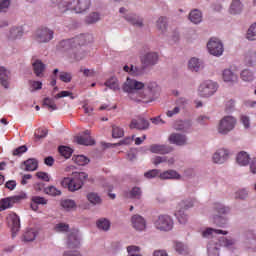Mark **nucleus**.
Returning <instances> with one entry per match:
<instances>
[{"label": "nucleus", "mask_w": 256, "mask_h": 256, "mask_svg": "<svg viewBox=\"0 0 256 256\" xmlns=\"http://www.w3.org/2000/svg\"><path fill=\"white\" fill-rule=\"evenodd\" d=\"M122 89L124 93H129L132 101H136L137 103H152V101H155L159 97V93H161V88L157 83L150 82L145 86L143 82L131 78H127Z\"/></svg>", "instance_id": "1"}, {"label": "nucleus", "mask_w": 256, "mask_h": 256, "mask_svg": "<svg viewBox=\"0 0 256 256\" xmlns=\"http://www.w3.org/2000/svg\"><path fill=\"white\" fill-rule=\"evenodd\" d=\"M93 36L90 34H81L72 39L62 40L58 44L59 51H70V58L74 61H81L85 57V51H83V45L91 43Z\"/></svg>", "instance_id": "2"}, {"label": "nucleus", "mask_w": 256, "mask_h": 256, "mask_svg": "<svg viewBox=\"0 0 256 256\" xmlns=\"http://www.w3.org/2000/svg\"><path fill=\"white\" fill-rule=\"evenodd\" d=\"M57 3L60 13L75 11V13H85L91 7V0H52Z\"/></svg>", "instance_id": "3"}, {"label": "nucleus", "mask_w": 256, "mask_h": 256, "mask_svg": "<svg viewBox=\"0 0 256 256\" xmlns=\"http://www.w3.org/2000/svg\"><path fill=\"white\" fill-rule=\"evenodd\" d=\"M87 177L89 175L85 172H74L72 173V178L65 177L62 179L61 186L71 192L79 191L83 187V183L87 181Z\"/></svg>", "instance_id": "4"}, {"label": "nucleus", "mask_w": 256, "mask_h": 256, "mask_svg": "<svg viewBox=\"0 0 256 256\" xmlns=\"http://www.w3.org/2000/svg\"><path fill=\"white\" fill-rule=\"evenodd\" d=\"M235 125H237V119H235V117L225 116L220 120L218 133H221V135H227V133L235 129Z\"/></svg>", "instance_id": "5"}, {"label": "nucleus", "mask_w": 256, "mask_h": 256, "mask_svg": "<svg viewBox=\"0 0 256 256\" xmlns=\"http://www.w3.org/2000/svg\"><path fill=\"white\" fill-rule=\"evenodd\" d=\"M216 92L217 83L211 80L203 82L198 88V93L200 97H211V95H214Z\"/></svg>", "instance_id": "6"}, {"label": "nucleus", "mask_w": 256, "mask_h": 256, "mask_svg": "<svg viewBox=\"0 0 256 256\" xmlns=\"http://www.w3.org/2000/svg\"><path fill=\"white\" fill-rule=\"evenodd\" d=\"M154 225L159 231H171L173 229V219L169 215H160Z\"/></svg>", "instance_id": "7"}, {"label": "nucleus", "mask_w": 256, "mask_h": 256, "mask_svg": "<svg viewBox=\"0 0 256 256\" xmlns=\"http://www.w3.org/2000/svg\"><path fill=\"white\" fill-rule=\"evenodd\" d=\"M207 49L210 55H214V57H221L224 51L223 43H221V40L217 38H211L209 40L207 43Z\"/></svg>", "instance_id": "8"}, {"label": "nucleus", "mask_w": 256, "mask_h": 256, "mask_svg": "<svg viewBox=\"0 0 256 256\" xmlns=\"http://www.w3.org/2000/svg\"><path fill=\"white\" fill-rule=\"evenodd\" d=\"M7 223L12 231V237H15V233L21 229V219L15 213H10L7 216Z\"/></svg>", "instance_id": "9"}, {"label": "nucleus", "mask_w": 256, "mask_h": 256, "mask_svg": "<svg viewBox=\"0 0 256 256\" xmlns=\"http://www.w3.org/2000/svg\"><path fill=\"white\" fill-rule=\"evenodd\" d=\"M35 39L38 43H49L53 39V31L49 28L38 29L35 34Z\"/></svg>", "instance_id": "10"}, {"label": "nucleus", "mask_w": 256, "mask_h": 256, "mask_svg": "<svg viewBox=\"0 0 256 256\" xmlns=\"http://www.w3.org/2000/svg\"><path fill=\"white\" fill-rule=\"evenodd\" d=\"M130 129H138L139 131H145L149 129V121L139 116L136 119H132L129 125Z\"/></svg>", "instance_id": "11"}, {"label": "nucleus", "mask_w": 256, "mask_h": 256, "mask_svg": "<svg viewBox=\"0 0 256 256\" xmlns=\"http://www.w3.org/2000/svg\"><path fill=\"white\" fill-rule=\"evenodd\" d=\"M157 61H159V55L155 52H150L141 57V63L144 67H153V65H157Z\"/></svg>", "instance_id": "12"}, {"label": "nucleus", "mask_w": 256, "mask_h": 256, "mask_svg": "<svg viewBox=\"0 0 256 256\" xmlns=\"http://www.w3.org/2000/svg\"><path fill=\"white\" fill-rule=\"evenodd\" d=\"M132 227L136 229V231H145V228L147 227V222L145 221V218L141 215H134L131 218Z\"/></svg>", "instance_id": "13"}, {"label": "nucleus", "mask_w": 256, "mask_h": 256, "mask_svg": "<svg viewBox=\"0 0 256 256\" xmlns=\"http://www.w3.org/2000/svg\"><path fill=\"white\" fill-rule=\"evenodd\" d=\"M11 82V72L7 68L0 66V85L4 89H9V83Z\"/></svg>", "instance_id": "14"}, {"label": "nucleus", "mask_w": 256, "mask_h": 256, "mask_svg": "<svg viewBox=\"0 0 256 256\" xmlns=\"http://www.w3.org/2000/svg\"><path fill=\"white\" fill-rule=\"evenodd\" d=\"M76 143L78 145H95V140L91 138V132L89 130H86L83 135L76 137Z\"/></svg>", "instance_id": "15"}, {"label": "nucleus", "mask_w": 256, "mask_h": 256, "mask_svg": "<svg viewBox=\"0 0 256 256\" xmlns=\"http://www.w3.org/2000/svg\"><path fill=\"white\" fill-rule=\"evenodd\" d=\"M213 162L218 164H223L227 159H229V150L227 149H219L213 155Z\"/></svg>", "instance_id": "16"}, {"label": "nucleus", "mask_w": 256, "mask_h": 256, "mask_svg": "<svg viewBox=\"0 0 256 256\" xmlns=\"http://www.w3.org/2000/svg\"><path fill=\"white\" fill-rule=\"evenodd\" d=\"M47 203H49V200H47L45 197L32 196L30 207L32 211H39V205H47Z\"/></svg>", "instance_id": "17"}, {"label": "nucleus", "mask_w": 256, "mask_h": 256, "mask_svg": "<svg viewBox=\"0 0 256 256\" xmlns=\"http://www.w3.org/2000/svg\"><path fill=\"white\" fill-rule=\"evenodd\" d=\"M169 141L173 145H178L180 147H183V145H187V137L183 134L173 133L170 135Z\"/></svg>", "instance_id": "18"}, {"label": "nucleus", "mask_w": 256, "mask_h": 256, "mask_svg": "<svg viewBox=\"0 0 256 256\" xmlns=\"http://www.w3.org/2000/svg\"><path fill=\"white\" fill-rule=\"evenodd\" d=\"M151 153H158L160 155H166L167 153H171L173 148L167 145H159V144H152L150 146Z\"/></svg>", "instance_id": "19"}, {"label": "nucleus", "mask_w": 256, "mask_h": 256, "mask_svg": "<svg viewBox=\"0 0 256 256\" xmlns=\"http://www.w3.org/2000/svg\"><path fill=\"white\" fill-rule=\"evenodd\" d=\"M17 201H21V196L2 199L0 202V211H5V209L13 207V203H17Z\"/></svg>", "instance_id": "20"}, {"label": "nucleus", "mask_w": 256, "mask_h": 256, "mask_svg": "<svg viewBox=\"0 0 256 256\" xmlns=\"http://www.w3.org/2000/svg\"><path fill=\"white\" fill-rule=\"evenodd\" d=\"M80 245L81 242L79 241V236H77V233H71L67 240L68 249H79Z\"/></svg>", "instance_id": "21"}, {"label": "nucleus", "mask_w": 256, "mask_h": 256, "mask_svg": "<svg viewBox=\"0 0 256 256\" xmlns=\"http://www.w3.org/2000/svg\"><path fill=\"white\" fill-rule=\"evenodd\" d=\"M173 249L178 253V255H189V247L183 244V242L174 241Z\"/></svg>", "instance_id": "22"}, {"label": "nucleus", "mask_w": 256, "mask_h": 256, "mask_svg": "<svg viewBox=\"0 0 256 256\" xmlns=\"http://www.w3.org/2000/svg\"><path fill=\"white\" fill-rule=\"evenodd\" d=\"M227 231L219 230V229H213V228H207L202 232V237L209 239L210 237H213V235H227Z\"/></svg>", "instance_id": "23"}, {"label": "nucleus", "mask_w": 256, "mask_h": 256, "mask_svg": "<svg viewBox=\"0 0 256 256\" xmlns=\"http://www.w3.org/2000/svg\"><path fill=\"white\" fill-rule=\"evenodd\" d=\"M222 77L225 83H237V79H238L237 75L229 69H226L223 71Z\"/></svg>", "instance_id": "24"}, {"label": "nucleus", "mask_w": 256, "mask_h": 256, "mask_svg": "<svg viewBox=\"0 0 256 256\" xmlns=\"http://www.w3.org/2000/svg\"><path fill=\"white\" fill-rule=\"evenodd\" d=\"M24 167L25 171H37V168L39 167V162L35 158H30L24 161Z\"/></svg>", "instance_id": "25"}, {"label": "nucleus", "mask_w": 256, "mask_h": 256, "mask_svg": "<svg viewBox=\"0 0 256 256\" xmlns=\"http://www.w3.org/2000/svg\"><path fill=\"white\" fill-rule=\"evenodd\" d=\"M125 19L128 21V23L134 25V27H143V19L139 18L135 14L127 15Z\"/></svg>", "instance_id": "26"}, {"label": "nucleus", "mask_w": 256, "mask_h": 256, "mask_svg": "<svg viewBox=\"0 0 256 256\" xmlns=\"http://www.w3.org/2000/svg\"><path fill=\"white\" fill-rule=\"evenodd\" d=\"M160 179H181V175L175 170H167L160 173Z\"/></svg>", "instance_id": "27"}, {"label": "nucleus", "mask_w": 256, "mask_h": 256, "mask_svg": "<svg viewBox=\"0 0 256 256\" xmlns=\"http://www.w3.org/2000/svg\"><path fill=\"white\" fill-rule=\"evenodd\" d=\"M189 19L192 23L197 25V23H201V21L203 19V15L201 14V11L195 9L190 12Z\"/></svg>", "instance_id": "28"}, {"label": "nucleus", "mask_w": 256, "mask_h": 256, "mask_svg": "<svg viewBox=\"0 0 256 256\" xmlns=\"http://www.w3.org/2000/svg\"><path fill=\"white\" fill-rule=\"evenodd\" d=\"M241 11H243V4H241V1H239V0H234L230 5L231 15H237Z\"/></svg>", "instance_id": "29"}, {"label": "nucleus", "mask_w": 256, "mask_h": 256, "mask_svg": "<svg viewBox=\"0 0 256 256\" xmlns=\"http://www.w3.org/2000/svg\"><path fill=\"white\" fill-rule=\"evenodd\" d=\"M245 65L248 67H253L256 63V52L255 51H249L244 59Z\"/></svg>", "instance_id": "30"}, {"label": "nucleus", "mask_w": 256, "mask_h": 256, "mask_svg": "<svg viewBox=\"0 0 256 256\" xmlns=\"http://www.w3.org/2000/svg\"><path fill=\"white\" fill-rule=\"evenodd\" d=\"M105 86L109 89H112V91H119L121 87L119 86V80L115 77H111L105 82Z\"/></svg>", "instance_id": "31"}, {"label": "nucleus", "mask_w": 256, "mask_h": 256, "mask_svg": "<svg viewBox=\"0 0 256 256\" xmlns=\"http://www.w3.org/2000/svg\"><path fill=\"white\" fill-rule=\"evenodd\" d=\"M32 65H33V69L36 77H40L41 73L45 71V64H43L41 60H36L34 63H32Z\"/></svg>", "instance_id": "32"}, {"label": "nucleus", "mask_w": 256, "mask_h": 256, "mask_svg": "<svg viewBox=\"0 0 256 256\" xmlns=\"http://www.w3.org/2000/svg\"><path fill=\"white\" fill-rule=\"evenodd\" d=\"M236 161L238 165L245 167V165H249V154L247 152H240L237 155Z\"/></svg>", "instance_id": "33"}, {"label": "nucleus", "mask_w": 256, "mask_h": 256, "mask_svg": "<svg viewBox=\"0 0 256 256\" xmlns=\"http://www.w3.org/2000/svg\"><path fill=\"white\" fill-rule=\"evenodd\" d=\"M43 106L47 107L48 111H57V104L55 99L46 97L43 99Z\"/></svg>", "instance_id": "34"}, {"label": "nucleus", "mask_w": 256, "mask_h": 256, "mask_svg": "<svg viewBox=\"0 0 256 256\" xmlns=\"http://www.w3.org/2000/svg\"><path fill=\"white\" fill-rule=\"evenodd\" d=\"M87 199L89 203L92 205H101V197L99 196L98 193L90 192L87 195Z\"/></svg>", "instance_id": "35"}, {"label": "nucleus", "mask_w": 256, "mask_h": 256, "mask_svg": "<svg viewBox=\"0 0 256 256\" xmlns=\"http://www.w3.org/2000/svg\"><path fill=\"white\" fill-rule=\"evenodd\" d=\"M123 69L126 73H129L130 75H134L135 77L143 73L142 69H139L133 65H131L130 67L128 65H125Z\"/></svg>", "instance_id": "36"}, {"label": "nucleus", "mask_w": 256, "mask_h": 256, "mask_svg": "<svg viewBox=\"0 0 256 256\" xmlns=\"http://www.w3.org/2000/svg\"><path fill=\"white\" fill-rule=\"evenodd\" d=\"M100 19L101 17L99 16V13L92 12L88 16H86L85 23H87L88 25H92L93 23H97V21H99Z\"/></svg>", "instance_id": "37"}, {"label": "nucleus", "mask_w": 256, "mask_h": 256, "mask_svg": "<svg viewBox=\"0 0 256 256\" xmlns=\"http://www.w3.org/2000/svg\"><path fill=\"white\" fill-rule=\"evenodd\" d=\"M188 68L190 69V71H196L197 72V71H199V69H201V62L197 58H192L188 62Z\"/></svg>", "instance_id": "38"}, {"label": "nucleus", "mask_w": 256, "mask_h": 256, "mask_svg": "<svg viewBox=\"0 0 256 256\" xmlns=\"http://www.w3.org/2000/svg\"><path fill=\"white\" fill-rule=\"evenodd\" d=\"M97 227L98 229H102V231H109L111 227V222L105 218H101L97 221Z\"/></svg>", "instance_id": "39"}, {"label": "nucleus", "mask_w": 256, "mask_h": 256, "mask_svg": "<svg viewBox=\"0 0 256 256\" xmlns=\"http://www.w3.org/2000/svg\"><path fill=\"white\" fill-rule=\"evenodd\" d=\"M156 27L162 33H165L167 30V17H160L156 22Z\"/></svg>", "instance_id": "40"}, {"label": "nucleus", "mask_w": 256, "mask_h": 256, "mask_svg": "<svg viewBox=\"0 0 256 256\" xmlns=\"http://www.w3.org/2000/svg\"><path fill=\"white\" fill-rule=\"evenodd\" d=\"M58 151L62 157H65V159H69L71 155H73V149L67 147V146H60L58 148Z\"/></svg>", "instance_id": "41"}, {"label": "nucleus", "mask_w": 256, "mask_h": 256, "mask_svg": "<svg viewBox=\"0 0 256 256\" xmlns=\"http://www.w3.org/2000/svg\"><path fill=\"white\" fill-rule=\"evenodd\" d=\"M248 240L247 245H249V249H252L253 251H256V236L252 232H249L247 234Z\"/></svg>", "instance_id": "42"}, {"label": "nucleus", "mask_w": 256, "mask_h": 256, "mask_svg": "<svg viewBox=\"0 0 256 256\" xmlns=\"http://www.w3.org/2000/svg\"><path fill=\"white\" fill-rule=\"evenodd\" d=\"M240 77L243 81L250 82L255 79V76L253 75V72L251 70L245 69L241 72Z\"/></svg>", "instance_id": "43"}, {"label": "nucleus", "mask_w": 256, "mask_h": 256, "mask_svg": "<svg viewBox=\"0 0 256 256\" xmlns=\"http://www.w3.org/2000/svg\"><path fill=\"white\" fill-rule=\"evenodd\" d=\"M248 41H255L256 39V23L252 24L246 34Z\"/></svg>", "instance_id": "44"}, {"label": "nucleus", "mask_w": 256, "mask_h": 256, "mask_svg": "<svg viewBox=\"0 0 256 256\" xmlns=\"http://www.w3.org/2000/svg\"><path fill=\"white\" fill-rule=\"evenodd\" d=\"M141 188L134 187L127 195L126 197H129L130 199H141Z\"/></svg>", "instance_id": "45"}, {"label": "nucleus", "mask_w": 256, "mask_h": 256, "mask_svg": "<svg viewBox=\"0 0 256 256\" xmlns=\"http://www.w3.org/2000/svg\"><path fill=\"white\" fill-rule=\"evenodd\" d=\"M23 36V28L15 27L10 30V38L11 39H19V37Z\"/></svg>", "instance_id": "46"}, {"label": "nucleus", "mask_w": 256, "mask_h": 256, "mask_svg": "<svg viewBox=\"0 0 256 256\" xmlns=\"http://www.w3.org/2000/svg\"><path fill=\"white\" fill-rule=\"evenodd\" d=\"M125 135V131H123V128L118 126H112V137L114 139H120V137H123Z\"/></svg>", "instance_id": "47"}, {"label": "nucleus", "mask_w": 256, "mask_h": 256, "mask_svg": "<svg viewBox=\"0 0 256 256\" xmlns=\"http://www.w3.org/2000/svg\"><path fill=\"white\" fill-rule=\"evenodd\" d=\"M46 195H51L52 197H57L61 195V190L57 189L55 186H48L44 189Z\"/></svg>", "instance_id": "48"}, {"label": "nucleus", "mask_w": 256, "mask_h": 256, "mask_svg": "<svg viewBox=\"0 0 256 256\" xmlns=\"http://www.w3.org/2000/svg\"><path fill=\"white\" fill-rule=\"evenodd\" d=\"M73 160L76 163V165H80V166H84L89 163V158H87L86 156H83V155L75 156L73 158Z\"/></svg>", "instance_id": "49"}, {"label": "nucleus", "mask_w": 256, "mask_h": 256, "mask_svg": "<svg viewBox=\"0 0 256 256\" xmlns=\"http://www.w3.org/2000/svg\"><path fill=\"white\" fill-rule=\"evenodd\" d=\"M175 215L181 225H185V223H187L188 217H187V214H185V212H183V210H178L175 213Z\"/></svg>", "instance_id": "50"}, {"label": "nucleus", "mask_w": 256, "mask_h": 256, "mask_svg": "<svg viewBox=\"0 0 256 256\" xmlns=\"http://www.w3.org/2000/svg\"><path fill=\"white\" fill-rule=\"evenodd\" d=\"M35 237H37V232L34 229L27 230L24 233V241H35Z\"/></svg>", "instance_id": "51"}, {"label": "nucleus", "mask_w": 256, "mask_h": 256, "mask_svg": "<svg viewBox=\"0 0 256 256\" xmlns=\"http://www.w3.org/2000/svg\"><path fill=\"white\" fill-rule=\"evenodd\" d=\"M213 220L215 225H217L218 227H225V225H227V219L220 215L214 216Z\"/></svg>", "instance_id": "52"}, {"label": "nucleus", "mask_w": 256, "mask_h": 256, "mask_svg": "<svg viewBox=\"0 0 256 256\" xmlns=\"http://www.w3.org/2000/svg\"><path fill=\"white\" fill-rule=\"evenodd\" d=\"M56 233H67L69 231V224L66 223H58L55 226Z\"/></svg>", "instance_id": "53"}, {"label": "nucleus", "mask_w": 256, "mask_h": 256, "mask_svg": "<svg viewBox=\"0 0 256 256\" xmlns=\"http://www.w3.org/2000/svg\"><path fill=\"white\" fill-rule=\"evenodd\" d=\"M61 206L63 207V209H66V211H71V209H75V201L63 200L61 202Z\"/></svg>", "instance_id": "54"}, {"label": "nucleus", "mask_w": 256, "mask_h": 256, "mask_svg": "<svg viewBox=\"0 0 256 256\" xmlns=\"http://www.w3.org/2000/svg\"><path fill=\"white\" fill-rule=\"evenodd\" d=\"M161 173L157 169H152L146 173H144V177L146 179H155V177H160Z\"/></svg>", "instance_id": "55"}, {"label": "nucleus", "mask_w": 256, "mask_h": 256, "mask_svg": "<svg viewBox=\"0 0 256 256\" xmlns=\"http://www.w3.org/2000/svg\"><path fill=\"white\" fill-rule=\"evenodd\" d=\"M59 79L60 81H63V83H71V79H73V77L71 76V73L61 72Z\"/></svg>", "instance_id": "56"}, {"label": "nucleus", "mask_w": 256, "mask_h": 256, "mask_svg": "<svg viewBox=\"0 0 256 256\" xmlns=\"http://www.w3.org/2000/svg\"><path fill=\"white\" fill-rule=\"evenodd\" d=\"M127 251L129 256H141L139 254L140 249L137 246H128Z\"/></svg>", "instance_id": "57"}, {"label": "nucleus", "mask_w": 256, "mask_h": 256, "mask_svg": "<svg viewBox=\"0 0 256 256\" xmlns=\"http://www.w3.org/2000/svg\"><path fill=\"white\" fill-rule=\"evenodd\" d=\"M63 97H70V99H75V97L73 96V93L69 92V91H61L58 94H56L54 96V99H61Z\"/></svg>", "instance_id": "58"}, {"label": "nucleus", "mask_w": 256, "mask_h": 256, "mask_svg": "<svg viewBox=\"0 0 256 256\" xmlns=\"http://www.w3.org/2000/svg\"><path fill=\"white\" fill-rule=\"evenodd\" d=\"M215 210L217 211V213H219V215H225L229 211V208L223 206V204H216Z\"/></svg>", "instance_id": "59"}, {"label": "nucleus", "mask_w": 256, "mask_h": 256, "mask_svg": "<svg viewBox=\"0 0 256 256\" xmlns=\"http://www.w3.org/2000/svg\"><path fill=\"white\" fill-rule=\"evenodd\" d=\"M35 137H36V139H43V138L47 137V129L39 128L35 132Z\"/></svg>", "instance_id": "60"}, {"label": "nucleus", "mask_w": 256, "mask_h": 256, "mask_svg": "<svg viewBox=\"0 0 256 256\" xmlns=\"http://www.w3.org/2000/svg\"><path fill=\"white\" fill-rule=\"evenodd\" d=\"M195 203V200L182 201L180 204L181 209H191Z\"/></svg>", "instance_id": "61"}, {"label": "nucleus", "mask_w": 256, "mask_h": 256, "mask_svg": "<svg viewBox=\"0 0 256 256\" xmlns=\"http://www.w3.org/2000/svg\"><path fill=\"white\" fill-rule=\"evenodd\" d=\"M154 165H161V163H167V157L156 156L152 159Z\"/></svg>", "instance_id": "62"}, {"label": "nucleus", "mask_w": 256, "mask_h": 256, "mask_svg": "<svg viewBox=\"0 0 256 256\" xmlns=\"http://www.w3.org/2000/svg\"><path fill=\"white\" fill-rule=\"evenodd\" d=\"M220 245H223L224 247H231V245H235V240L222 238L220 240Z\"/></svg>", "instance_id": "63"}, {"label": "nucleus", "mask_w": 256, "mask_h": 256, "mask_svg": "<svg viewBox=\"0 0 256 256\" xmlns=\"http://www.w3.org/2000/svg\"><path fill=\"white\" fill-rule=\"evenodd\" d=\"M27 152V146H20L13 151V155H23Z\"/></svg>", "instance_id": "64"}]
</instances>
